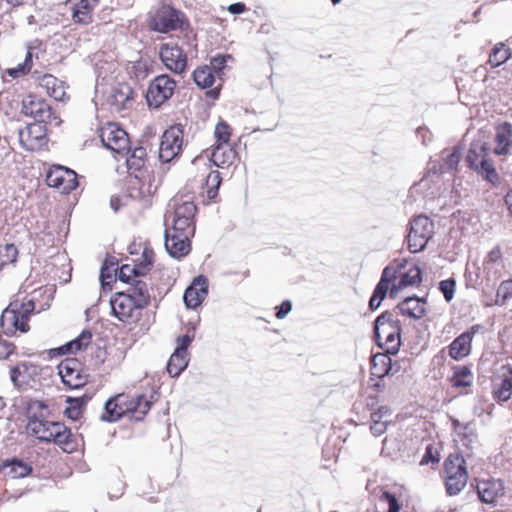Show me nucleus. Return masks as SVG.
I'll return each instance as SVG.
<instances>
[{
  "label": "nucleus",
  "mask_w": 512,
  "mask_h": 512,
  "mask_svg": "<svg viewBox=\"0 0 512 512\" xmlns=\"http://www.w3.org/2000/svg\"><path fill=\"white\" fill-rule=\"evenodd\" d=\"M152 401L147 399L144 395H138L136 398H129L124 394H119L110 398L105 403L104 413L101 415V420L107 422H115L126 414L137 420L141 421L143 417L150 410Z\"/></svg>",
  "instance_id": "obj_1"
},
{
  "label": "nucleus",
  "mask_w": 512,
  "mask_h": 512,
  "mask_svg": "<svg viewBox=\"0 0 512 512\" xmlns=\"http://www.w3.org/2000/svg\"><path fill=\"white\" fill-rule=\"evenodd\" d=\"M165 248L170 256L181 258L191 249L190 237L194 235V222L166 215Z\"/></svg>",
  "instance_id": "obj_2"
},
{
  "label": "nucleus",
  "mask_w": 512,
  "mask_h": 512,
  "mask_svg": "<svg viewBox=\"0 0 512 512\" xmlns=\"http://www.w3.org/2000/svg\"><path fill=\"white\" fill-rule=\"evenodd\" d=\"M27 430L40 441L54 442L58 445L68 444L71 437L70 430L63 423L48 421L43 416H30Z\"/></svg>",
  "instance_id": "obj_3"
},
{
  "label": "nucleus",
  "mask_w": 512,
  "mask_h": 512,
  "mask_svg": "<svg viewBox=\"0 0 512 512\" xmlns=\"http://www.w3.org/2000/svg\"><path fill=\"white\" fill-rule=\"evenodd\" d=\"M35 309V303L33 299H29L26 302L14 301L2 312L1 315V326L5 334L12 335L17 330L25 333L29 330V315Z\"/></svg>",
  "instance_id": "obj_4"
},
{
  "label": "nucleus",
  "mask_w": 512,
  "mask_h": 512,
  "mask_svg": "<svg viewBox=\"0 0 512 512\" xmlns=\"http://www.w3.org/2000/svg\"><path fill=\"white\" fill-rule=\"evenodd\" d=\"M444 481L450 496L459 494L467 484L468 472L465 459L459 454H451L444 462Z\"/></svg>",
  "instance_id": "obj_5"
},
{
  "label": "nucleus",
  "mask_w": 512,
  "mask_h": 512,
  "mask_svg": "<svg viewBox=\"0 0 512 512\" xmlns=\"http://www.w3.org/2000/svg\"><path fill=\"white\" fill-rule=\"evenodd\" d=\"M466 160L471 169L489 182L494 183L498 179L495 168L488 159V147L485 143L473 142L468 150Z\"/></svg>",
  "instance_id": "obj_6"
},
{
  "label": "nucleus",
  "mask_w": 512,
  "mask_h": 512,
  "mask_svg": "<svg viewBox=\"0 0 512 512\" xmlns=\"http://www.w3.org/2000/svg\"><path fill=\"white\" fill-rule=\"evenodd\" d=\"M434 233V224L427 216L415 217L408 234V248L412 253L422 251Z\"/></svg>",
  "instance_id": "obj_7"
},
{
  "label": "nucleus",
  "mask_w": 512,
  "mask_h": 512,
  "mask_svg": "<svg viewBox=\"0 0 512 512\" xmlns=\"http://www.w3.org/2000/svg\"><path fill=\"white\" fill-rule=\"evenodd\" d=\"M113 315L124 323H136L142 314V308L125 292L116 293L110 300Z\"/></svg>",
  "instance_id": "obj_8"
},
{
  "label": "nucleus",
  "mask_w": 512,
  "mask_h": 512,
  "mask_svg": "<svg viewBox=\"0 0 512 512\" xmlns=\"http://www.w3.org/2000/svg\"><path fill=\"white\" fill-rule=\"evenodd\" d=\"M22 113L34 118L37 122L59 124L57 116L52 112L51 106L36 95H28L22 100Z\"/></svg>",
  "instance_id": "obj_9"
},
{
  "label": "nucleus",
  "mask_w": 512,
  "mask_h": 512,
  "mask_svg": "<svg viewBox=\"0 0 512 512\" xmlns=\"http://www.w3.org/2000/svg\"><path fill=\"white\" fill-rule=\"evenodd\" d=\"M183 147V128L181 125H174L168 128L162 135L159 158L162 162H170L177 157Z\"/></svg>",
  "instance_id": "obj_10"
},
{
  "label": "nucleus",
  "mask_w": 512,
  "mask_h": 512,
  "mask_svg": "<svg viewBox=\"0 0 512 512\" xmlns=\"http://www.w3.org/2000/svg\"><path fill=\"white\" fill-rule=\"evenodd\" d=\"M175 88L176 82L169 75L163 74L155 77L146 93L149 106L157 108L162 105L172 97Z\"/></svg>",
  "instance_id": "obj_11"
},
{
  "label": "nucleus",
  "mask_w": 512,
  "mask_h": 512,
  "mask_svg": "<svg viewBox=\"0 0 512 512\" xmlns=\"http://www.w3.org/2000/svg\"><path fill=\"white\" fill-rule=\"evenodd\" d=\"M58 374L63 383L72 389H78L88 381V374L76 358H66L61 361L58 365Z\"/></svg>",
  "instance_id": "obj_12"
},
{
  "label": "nucleus",
  "mask_w": 512,
  "mask_h": 512,
  "mask_svg": "<svg viewBox=\"0 0 512 512\" xmlns=\"http://www.w3.org/2000/svg\"><path fill=\"white\" fill-rule=\"evenodd\" d=\"M100 138L105 147L118 154H128L129 138L125 130L115 123H108L100 130Z\"/></svg>",
  "instance_id": "obj_13"
},
{
  "label": "nucleus",
  "mask_w": 512,
  "mask_h": 512,
  "mask_svg": "<svg viewBox=\"0 0 512 512\" xmlns=\"http://www.w3.org/2000/svg\"><path fill=\"white\" fill-rule=\"evenodd\" d=\"M159 57L163 65L175 74H182L187 69V54L174 43H164L159 48Z\"/></svg>",
  "instance_id": "obj_14"
},
{
  "label": "nucleus",
  "mask_w": 512,
  "mask_h": 512,
  "mask_svg": "<svg viewBox=\"0 0 512 512\" xmlns=\"http://www.w3.org/2000/svg\"><path fill=\"white\" fill-rule=\"evenodd\" d=\"M183 14L169 5H162L151 19L153 30L166 33L182 27Z\"/></svg>",
  "instance_id": "obj_15"
},
{
  "label": "nucleus",
  "mask_w": 512,
  "mask_h": 512,
  "mask_svg": "<svg viewBox=\"0 0 512 512\" xmlns=\"http://www.w3.org/2000/svg\"><path fill=\"white\" fill-rule=\"evenodd\" d=\"M46 182L63 194L70 193L78 186L76 172L63 166H53L46 175Z\"/></svg>",
  "instance_id": "obj_16"
},
{
  "label": "nucleus",
  "mask_w": 512,
  "mask_h": 512,
  "mask_svg": "<svg viewBox=\"0 0 512 512\" xmlns=\"http://www.w3.org/2000/svg\"><path fill=\"white\" fill-rule=\"evenodd\" d=\"M395 279H397V283H394L391 287V296H394L399 290L420 283L421 270L417 265L402 260L395 269Z\"/></svg>",
  "instance_id": "obj_17"
},
{
  "label": "nucleus",
  "mask_w": 512,
  "mask_h": 512,
  "mask_svg": "<svg viewBox=\"0 0 512 512\" xmlns=\"http://www.w3.org/2000/svg\"><path fill=\"white\" fill-rule=\"evenodd\" d=\"M493 395L499 402L508 401L512 395V368L509 364L502 365L494 372L492 379Z\"/></svg>",
  "instance_id": "obj_18"
},
{
  "label": "nucleus",
  "mask_w": 512,
  "mask_h": 512,
  "mask_svg": "<svg viewBox=\"0 0 512 512\" xmlns=\"http://www.w3.org/2000/svg\"><path fill=\"white\" fill-rule=\"evenodd\" d=\"M191 341L192 339L188 335H183L177 338V347L167 364V372L170 376H179L181 372L188 366L189 357L187 349Z\"/></svg>",
  "instance_id": "obj_19"
},
{
  "label": "nucleus",
  "mask_w": 512,
  "mask_h": 512,
  "mask_svg": "<svg viewBox=\"0 0 512 512\" xmlns=\"http://www.w3.org/2000/svg\"><path fill=\"white\" fill-rule=\"evenodd\" d=\"M42 123L29 124L19 130V142L24 149L33 151L44 143L46 129Z\"/></svg>",
  "instance_id": "obj_20"
},
{
  "label": "nucleus",
  "mask_w": 512,
  "mask_h": 512,
  "mask_svg": "<svg viewBox=\"0 0 512 512\" xmlns=\"http://www.w3.org/2000/svg\"><path fill=\"white\" fill-rule=\"evenodd\" d=\"M106 101L114 112L126 110L132 105L133 90L126 83H118L111 88Z\"/></svg>",
  "instance_id": "obj_21"
},
{
  "label": "nucleus",
  "mask_w": 512,
  "mask_h": 512,
  "mask_svg": "<svg viewBox=\"0 0 512 512\" xmlns=\"http://www.w3.org/2000/svg\"><path fill=\"white\" fill-rule=\"evenodd\" d=\"M479 329V325H474L452 341L449 345V355L452 359L459 361L471 353V343Z\"/></svg>",
  "instance_id": "obj_22"
},
{
  "label": "nucleus",
  "mask_w": 512,
  "mask_h": 512,
  "mask_svg": "<svg viewBox=\"0 0 512 512\" xmlns=\"http://www.w3.org/2000/svg\"><path fill=\"white\" fill-rule=\"evenodd\" d=\"M98 0H67L66 5L76 23L89 24Z\"/></svg>",
  "instance_id": "obj_23"
},
{
  "label": "nucleus",
  "mask_w": 512,
  "mask_h": 512,
  "mask_svg": "<svg viewBox=\"0 0 512 512\" xmlns=\"http://www.w3.org/2000/svg\"><path fill=\"white\" fill-rule=\"evenodd\" d=\"M207 280L203 276H198L192 284L186 289L183 300L188 308L198 307L208 294Z\"/></svg>",
  "instance_id": "obj_24"
},
{
  "label": "nucleus",
  "mask_w": 512,
  "mask_h": 512,
  "mask_svg": "<svg viewBox=\"0 0 512 512\" xmlns=\"http://www.w3.org/2000/svg\"><path fill=\"white\" fill-rule=\"evenodd\" d=\"M477 493L484 503H494L504 494V485L500 479L480 480L477 483Z\"/></svg>",
  "instance_id": "obj_25"
},
{
  "label": "nucleus",
  "mask_w": 512,
  "mask_h": 512,
  "mask_svg": "<svg viewBox=\"0 0 512 512\" xmlns=\"http://www.w3.org/2000/svg\"><path fill=\"white\" fill-rule=\"evenodd\" d=\"M401 331L399 320L395 319L389 311L383 312L374 322L375 341L378 342L390 333Z\"/></svg>",
  "instance_id": "obj_26"
},
{
  "label": "nucleus",
  "mask_w": 512,
  "mask_h": 512,
  "mask_svg": "<svg viewBox=\"0 0 512 512\" xmlns=\"http://www.w3.org/2000/svg\"><path fill=\"white\" fill-rule=\"evenodd\" d=\"M371 425L370 431L374 436L383 435L388 425L392 422V411L388 406H380L370 415Z\"/></svg>",
  "instance_id": "obj_27"
},
{
  "label": "nucleus",
  "mask_w": 512,
  "mask_h": 512,
  "mask_svg": "<svg viewBox=\"0 0 512 512\" xmlns=\"http://www.w3.org/2000/svg\"><path fill=\"white\" fill-rule=\"evenodd\" d=\"M401 314L412 319H421L426 314V301L418 297H408L397 306Z\"/></svg>",
  "instance_id": "obj_28"
},
{
  "label": "nucleus",
  "mask_w": 512,
  "mask_h": 512,
  "mask_svg": "<svg viewBox=\"0 0 512 512\" xmlns=\"http://www.w3.org/2000/svg\"><path fill=\"white\" fill-rule=\"evenodd\" d=\"M236 157V152L228 144L218 143L211 154V161L217 167L230 166Z\"/></svg>",
  "instance_id": "obj_29"
},
{
  "label": "nucleus",
  "mask_w": 512,
  "mask_h": 512,
  "mask_svg": "<svg viewBox=\"0 0 512 512\" xmlns=\"http://www.w3.org/2000/svg\"><path fill=\"white\" fill-rule=\"evenodd\" d=\"M512 128L509 123H504L497 127L495 135L494 153L497 155H506L511 145Z\"/></svg>",
  "instance_id": "obj_30"
},
{
  "label": "nucleus",
  "mask_w": 512,
  "mask_h": 512,
  "mask_svg": "<svg viewBox=\"0 0 512 512\" xmlns=\"http://www.w3.org/2000/svg\"><path fill=\"white\" fill-rule=\"evenodd\" d=\"M196 211V205L192 201L176 198L174 200L173 211L168 215L177 219L194 222Z\"/></svg>",
  "instance_id": "obj_31"
},
{
  "label": "nucleus",
  "mask_w": 512,
  "mask_h": 512,
  "mask_svg": "<svg viewBox=\"0 0 512 512\" xmlns=\"http://www.w3.org/2000/svg\"><path fill=\"white\" fill-rule=\"evenodd\" d=\"M31 472V467L21 460L13 459L0 465V473L12 479L23 478Z\"/></svg>",
  "instance_id": "obj_32"
},
{
  "label": "nucleus",
  "mask_w": 512,
  "mask_h": 512,
  "mask_svg": "<svg viewBox=\"0 0 512 512\" xmlns=\"http://www.w3.org/2000/svg\"><path fill=\"white\" fill-rule=\"evenodd\" d=\"M390 355V353L383 351L382 353H377L372 357L371 373L373 376L382 378L390 372L392 368Z\"/></svg>",
  "instance_id": "obj_33"
},
{
  "label": "nucleus",
  "mask_w": 512,
  "mask_h": 512,
  "mask_svg": "<svg viewBox=\"0 0 512 512\" xmlns=\"http://www.w3.org/2000/svg\"><path fill=\"white\" fill-rule=\"evenodd\" d=\"M41 86L47 93L57 101H63L66 96L65 86L62 81L52 75H44L41 79Z\"/></svg>",
  "instance_id": "obj_34"
},
{
  "label": "nucleus",
  "mask_w": 512,
  "mask_h": 512,
  "mask_svg": "<svg viewBox=\"0 0 512 512\" xmlns=\"http://www.w3.org/2000/svg\"><path fill=\"white\" fill-rule=\"evenodd\" d=\"M126 294L130 295L131 298L140 306V308L146 307L150 302V294L147 284L142 280H134L132 287L129 288Z\"/></svg>",
  "instance_id": "obj_35"
},
{
  "label": "nucleus",
  "mask_w": 512,
  "mask_h": 512,
  "mask_svg": "<svg viewBox=\"0 0 512 512\" xmlns=\"http://www.w3.org/2000/svg\"><path fill=\"white\" fill-rule=\"evenodd\" d=\"M452 386L456 388L469 387L473 383V374L467 366L453 367V375L450 379Z\"/></svg>",
  "instance_id": "obj_36"
},
{
  "label": "nucleus",
  "mask_w": 512,
  "mask_h": 512,
  "mask_svg": "<svg viewBox=\"0 0 512 512\" xmlns=\"http://www.w3.org/2000/svg\"><path fill=\"white\" fill-rule=\"evenodd\" d=\"M216 76L212 68L207 65L200 66L193 72L194 82L201 89L210 88L215 82Z\"/></svg>",
  "instance_id": "obj_37"
},
{
  "label": "nucleus",
  "mask_w": 512,
  "mask_h": 512,
  "mask_svg": "<svg viewBox=\"0 0 512 512\" xmlns=\"http://www.w3.org/2000/svg\"><path fill=\"white\" fill-rule=\"evenodd\" d=\"M92 339V333L89 330H84L81 334L75 338L74 340L68 342L64 346H62L59 350L62 353L66 352H77L87 347Z\"/></svg>",
  "instance_id": "obj_38"
},
{
  "label": "nucleus",
  "mask_w": 512,
  "mask_h": 512,
  "mask_svg": "<svg viewBox=\"0 0 512 512\" xmlns=\"http://www.w3.org/2000/svg\"><path fill=\"white\" fill-rule=\"evenodd\" d=\"M145 158L146 150L143 147L134 148L127 158L129 172L132 174L140 171L145 165Z\"/></svg>",
  "instance_id": "obj_39"
},
{
  "label": "nucleus",
  "mask_w": 512,
  "mask_h": 512,
  "mask_svg": "<svg viewBox=\"0 0 512 512\" xmlns=\"http://www.w3.org/2000/svg\"><path fill=\"white\" fill-rule=\"evenodd\" d=\"M400 332L396 331V333L386 335L383 339L376 342L377 345L387 353L397 354L401 345Z\"/></svg>",
  "instance_id": "obj_40"
},
{
  "label": "nucleus",
  "mask_w": 512,
  "mask_h": 512,
  "mask_svg": "<svg viewBox=\"0 0 512 512\" xmlns=\"http://www.w3.org/2000/svg\"><path fill=\"white\" fill-rule=\"evenodd\" d=\"M509 57V49L505 48L503 43H498L494 46L492 53L489 56V63L492 67H498L505 63Z\"/></svg>",
  "instance_id": "obj_41"
},
{
  "label": "nucleus",
  "mask_w": 512,
  "mask_h": 512,
  "mask_svg": "<svg viewBox=\"0 0 512 512\" xmlns=\"http://www.w3.org/2000/svg\"><path fill=\"white\" fill-rule=\"evenodd\" d=\"M86 402L87 400L82 397H68L67 403L69 406L65 409V415L72 420H78L82 415V407Z\"/></svg>",
  "instance_id": "obj_42"
},
{
  "label": "nucleus",
  "mask_w": 512,
  "mask_h": 512,
  "mask_svg": "<svg viewBox=\"0 0 512 512\" xmlns=\"http://www.w3.org/2000/svg\"><path fill=\"white\" fill-rule=\"evenodd\" d=\"M18 250L14 244L0 246V265L4 266L16 262Z\"/></svg>",
  "instance_id": "obj_43"
},
{
  "label": "nucleus",
  "mask_w": 512,
  "mask_h": 512,
  "mask_svg": "<svg viewBox=\"0 0 512 512\" xmlns=\"http://www.w3.org/2000/svg\"><path fill=\"white\" fill-rule=\"evenodd\" d=\"M220 184V173L218 171L210 172L206 178L207 196L209 199L216 197Z\"/></svg>",
  "instance_id": "obj_44"
},
{
  "label": "nucleus",
  "mask_w": 512,
  "mask_h": 512,
  "mask_svg": "<svg viewBox=\"0 0 512 512\" xmlns=\"http://www.w3.org/2000/svg\"><path fill=\"white\" fill-rule=\"evenodd\" d=\"M512 295V280L503 281L497 289L495 304L502 306L505 305L507 300Z\"/></svg>",
  "instance_id": "obj_45"
},
{
  "label": "nucleus",
  "mask_w": 512,
  "mask_h": 512,
  "mask_svg": "<svg viewBox=\"0 0 512 512\" xmlns=\"http://www.w3.org/2000/svg\"><path fill=\"white\" fill-rule=\"evenodd\" d=\"M129 73L137 80H142L148 76L149 69L146 61H136L129 67Z\"/></svg>",
  "instance_id": "obj_46"
},
{
  "label": "nucleus",
  "mask_w": 512,
  "mask_h": 512,
  "mask_svg": "<svg viewBox=\"0 0 512 512\" xmlns=\"http://www.w3.org/2000/svg\"><path fill=\"white\" fill-rule=\"evenodd\" d=\"M140 270L136 266L123 265L118 271L119 280L125 283H130L133 278L140 275Z\"/></svg>",
  "instance_id": "obj_47"
},
{
  "label": "nucleus",
  "mask_w": 512,
  "mask_h": 512,
  "mask_svg": "<svg viewBox=\"0 0 512 512\" xmlns=\"http://www.w3.org/2000/svg\"><path fill=\"white\" fill-rule=\"evenodd\" d=\"M443 159L445 160V164L441 167V172L444 170H455L460 162L461 152L457 148H454L451 153H448L445 157L443 156Z\"/></svg>",
  "instance_id": "obj_48"
},
{
  "label": "nucleus",
  "mask_w": 512,
  "mask_h": 512,
  "mask_svg": "<svg viewBox=\"0 0 512 512\" xmlns=\"http://www.w3.org/2000/svg\"><path fill=\"white\" fill-rule=\"evenodd\" d=\"M31 53L28 52L24 63H20L17 67L7 69V74L12 78H18L21 75L26 74L31 68Z\"/></svg>",
  "instance_id": "obj_49"
},
{
  "label": "nucleus",
  "mask_w": 512,
  "mask_h": 512,
  "mask_svg": "<svg viewBox=\"0 0 512 512\" xmlns=\"http://www.w3.org/2000/svg\"><path fill=\"white\" fill-rule=\"evenodd\" d=\"M214 135L218 143L228 144L231 136L229 125L225 122H219L215 127Z\"/></svg>",
  "instance_id": "obj_50"
},
{
  "label": "nucleus",
  "mask_w": 512,
  "mask_h": 512,
  "mask_svg": "<svg viewBox=\"0 0 512 512\" xmlns=\"http://www.w3.org/2000/svg\"><path fill=\"white\" fill-rule=\"evenodd\" d=\"M231 55H217L213 57L210 61V68H212V71L219 76L222 70L225 68L226 63L228 60H232Z\"/></svg>",
  "instance_id": "obj_51"
},
{
  "label": "nucleus",
  "mask_w": 512,
  "mask_h": 512,
  "mask_svg": "<svg viewBox=\"0 0 512 512\" xmlns=\"http://www.w3.org/2000/svg\"><path fill=\"white\" fill-rule=\"evenodd\" d=\"M439 289L444 295L446 301H451L454 297L455 281L453 279L443 280L439 283Z\"/></svg>",
  "instance_id": "obj_52"
},
{
  "label": "nucleus",
  "mask_w": 512,
  "mask_h": 512,
  "mask_svg": "<svg viewBox=\"0 0 512 512\" xmlns=\"http://www.w3.org/2000/svg\"><path fill=\"white\" fill-rule=\"evenodd\" d=\"M117 272H111L110 267L108 265V260H105L101 272H100V280L103 286L109 285L114 281Z\"/></svg>",
  "instance_id": "obj_53"
},
{
  "label": "nucleus",
  "mask_w": 512,
  "mask_h": 512,
  "mask_svg": "<svg viewBox=\"0 0 512 512\" xmlns=\"http://www.w3.org/2000/svg\"><path fill=\"white\" fill-rule=\"evenodd\" d=\"M439 462L438 452L434 449L432 445H428L426 447L425 454L423 455L420 465H426L429 463H437Z\"/></svg>",
  "instance_id": "obj_54"
},
{
  "label": "nucleus",
  "mask_w": 512,
  "mask_h": 512,
  "mask_svg": "<svg viewBox=\"0 0 512 512\" xmlns=\"http://www.w3.org/2000/svg\"><path fill=\"white\" fill-rule=\"evenodd\" d=\"M388 289H389V286H387V284H385L384 281L378 282V284L376 285V287L374 289L372 296L376 297L377 300L383 301V299L386 297Z\"/></svg>",
  "instance_id": "obj_55"
},
{
  "label": "nucleus",
  "mask_w": 512,
  "mask_h": 512,
  "mask_svg": "<svg viewBox=\"0 0 512 512\" xmlns=\"http://www.w3.org/2000/svg\"><path fill=\"white\" fill-rule=\"evenodd\" d=\"M14 350V346L12 343L1 340L0 341V359L8 358Z\"/></svg>",
  "instance_id": "obj_56"
},
{
  "label": "nucleus",
  "mask_w": 512,
  "mask_h": 512,
  "mask_svg": "<svg viewBox=\"0 0 512 512\" xmlns=\"http://www.w3.org/2000/svg\"><path fill=\"white\" fill-rule=\"evenodd\" d=\"M292 309V304L289 300H285L281 303L277 313H276V317L278 319H283L285 318L291 311Z\"/></svg>",
  "instance_id": "obj_57"
},
{
  "label": "nucleus",
  "mask_w": 512,
  "mask_h": 512,
  "mask_svg": "<svg viewBox=\"0 0 512 512\" xmlns=\"http://www.w3.org/2000/svg\"><path fill=\"white\" fill-rule=\"evenodd\" d=\"M384 496L388 500V504H389L388 512H398L399 504H398L396 497L388 492L384 493Z\"/></svg>",
  "instance_id": "obj_58"
},
{
  "label": "nucleus",
  "mask_w": 512,
  "mask_h": 512,
  "mask_svg": "<svg viewBox=\"0 0 512 512\" xmlns=\"http://www.w3.org/2000/svg\"><path fill=\"white\" fill-rule=\"evenodd\" d=\"M502 257V253L498 247L492 249L488 254V262L490 263H496L498 262Z\"/></svg>",
  "instance_id": "obj_59"
},
{
  "label": "nucleus",
  "mask_w": 512,
  "mask_h": 512,
  "mask_svg": "<svg viewBox=\"0 0 512 512\" xmlns=\"http://www.w3.org/2000/svg\"><path fill=\"white\" fill-rule=\"evenodd\" d=\"M245 10H246V6L244 3H241V2L231 4L228 7V11L231 14H240V13H243Z\"/></svg>",
  "instance_id": "obj_60"
},
{
  "label": "nucleus",
  "mask_w": 512,
  "mask_h": 512,
  "mask_svg": "<svg viewBox=\"0 0 512 512\" xmlns=\"http://www.w3.org/2000/svg\"><path fill=\"white\" fill-rule=\"evenodd\" d=\"M391 277H394L395 278V272L392 274L390 272V267H386L383 272H382V276H381V279L379 282H385V284H387V286H389V283H390V280H391Z\"/></svg>",
  "instance_id": "obj_61"
},
{
  "label": "nucleus",
  "mask_w": 512,
  "mask_h": 512,
  "mask_svg": "<svg viewBox=\"0 0 512 512\" xmlns=\"http://www.w3.org/2000/svg\"><path fill=\"white\" fill-rule=\"evenodd\" d=\"M20 369H21V366L17 365L15 367L11 368V370H10V378L14 384H17V382H18V377L21 373Z\"/></svg>",
  "instance_id": "obj_62"
},
{
  "label": "nucleus",
  "mask_w": 512,
  "mask_h": 512,
  "mask_svg": "<svg viewBox=\"0 0 512 512\" xmlns=\"http://www.w3.org/2000/svg\"><path fill=\"white\" fill-rule=\"evenodd\" d=\"M381 302H382L381 300H377L376 297L371 296V298L369 300V308L371 310H375L380 306Z\"/></svg>",
  "instance_id": "obj_63"
},
{
  "label": "nucleus",
  "mask_w": 512,
  "mask_h": 512,
  "mask_svg": "<svg viewBox=\"0 0 512 512\" xmlns=\"http://www.w3.org/2000/svg\"><path fill=\"white\" fill-rule=\"evenodd\" d=\"M219 93H220V87H216L214 89L207 91L206 95H207V97L215 100L219 97Z\"/></svg>",
  "instance_id": "obj_64"
}]
</instances>
